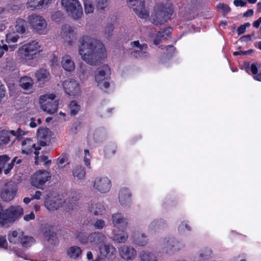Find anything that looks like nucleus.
<instances>
[{"instance_id": "obj_18", "label": "nucleus", "mask_w": 261, "mask_h": 261, "mask_svg": "<svg viewBox=\"0 0 261 261\" xmlns=\"http://www.w3.org/2000/svg\"><path fill=\"white\" fill-rule=\"evenodd\" d=\"M75 35L72 27L68 25H65L62 27V37L69 45H71L73 40L75 39Z\"/></svg>"}, {"instance_id": "obj_49", "label": "nucleus", "mask_w": 261, "mask_h": 261, "mask_svg": "<svg viewBox=\"0 0 261 261\" xmlns=\"http://www.w3.org/2000/svg\"><path fill=\"white\" fill-rule=\"evenodd\" d=\"M114 22L113 23H110L107 25L105 28V32L107 34H108V37H111L112 35V32H113L114 27Z\"/></svg>"}, {"instance_id": "obj_22", "label": "nucleus", "mask_w": 261, "mask_h": 261, "mask_svg": "<svg viewBox=\"0 0 261 261\" xmlns=\"http://www.w3.org/2000/svg\"><path fill=\"white\" fill-rule=\"evenodd\" d=\"M89 242L92 245H101L106 241V237L102 233L94 232L89 234Z\"/></svg>"}, {"instance_id": "obj_64", "label": "nucleus", "mask_w": 261, "mask_h": 261, "mask_svg": "<svg viewBox=\"0 0 261 261\" xmlns=\"http://www.w3.org/2000/svg\"><path fill=\"white\" fill-rule=\"evenodd\" d=\"M80 127L81 123L80 122H75L74 124H73L71 129L72 130H73V131L75 132L77 130V129H79Z\"/></svg>"}, {"instance_id": "obj_57", "label": "nucleus", "mask_w": 261, "mask_h": 261, "mask_svg": "<svg viewBox=\"0 0 261 261\" xmlns=\"http://www.w3.org/2000/svg\"><path fill=\"white\" fill-rule=\"evenodd\" d=\"M254 10L252 9L248 10L246 12H244L243 14V17H248L253 15Z\"/></svg>"}, {"instance_id": "obj_39", "label": "nucleus", "mask_w": 261, "mask_h": 261, "mask_svg": "<svg viewBox=\"0 0 261 261\" xmlns=\"http://www.w3.org/2000/svg\"><path fill=\"white\" fill-rule=\"evenodd\" d=\"M80 106L77 104L76 101H71L69 106L70 115L72 116H75L80 111Z\"/></svg>"}, {"instance_id": "obj_32", "label": "nucleus", "mask_w": 261, "mask_h": 261, "mask_svg": "<svg viewBox=\"0 0 261 261\" xmlns=\"http://www.w3.org/2000/svg\"><path fill=\"white\" fill-rule=\"evenodd\" d=\"M27 26V22L22 18H18L16 21L15 29L18 33H24Z\"/></svg>"}, {"instance_id": "obj_25", "label": "nucleus", "mask_w": 261, "mask_h": 261, "mask_svg": "<svg viewBox=\"0 0 261 261\" xmlns=\"http://www.w3.org/2000/svg\"><path fill=\"white\" fill-rule=\"evenodd\" d=\"M61 64L66 71L70 72L74 70V63L71 60L69 56L65 55L62 57Z\"/></svg>"}, {"instance_id": "obj_31", "label": "nucleus", "mask_w": 261, "mask_h": 261, "mask_svg": "<svg viewBox=\"0 0 261 261\" xmlns=\"http://www.w3.org/2000/svg\"><path fill=\"white\" fill-rule=\"evenodd\" d=\"M19 82L20 86L24 90L29 89L32 88L34 84L33 79L27 76L21 77Z\"/></svg>"}, {"instance_id": "obj_27", "label": "nucleus", "mask_w": 261, "mask_h": 261, "mask_svg": "<svg viewBox=\"0 0 261 261\" xmlns=\"http://www.w3.org/2000/svg\"><path fill=\"white\" fill-rule=\"evenodd\" d=\"M23 234V232L22 231L18 232L17 230H14L8 234V240L10 243L19 244Z\"/></svg>"}, {"instance_id": "obj_14", "label": "nucleus", "mask_w": 261, "mask_h": 261, "mask_svg": "<svg viewBox=\"0 0 261 261\" xmlns=\"http://www.w3.org/2000/svg\"><path fill=\"white\" fill-rule=\"evenodd\" d=\"M62 200L58 196L47 195L44 201V206L49 211L57 210L62 206Z\"/></svg>"}, {"instance_id": "obj_50", "label": "nucleus", "mask_w": 261, "mask_h": 261, "mask_svg": "<svg viewBox=\"0 0 261 261\" xmlns=\"http://www.w3.org/2000/svg\"><path fill=\"white\" fill-rule=\"evenodd\" d=\"M8 243L6 236H0V248L7 249Z\"/></svg>"}, {"instance_id": "obj_35", "label": "nucleus", "mask_w": 261, "mask_h": 261, "mask_svg": "<svg viewBox=\"0 0 261 261\" xmlns=\"http://www.w3.org/2000/svg\"><path fill=\"white\" fill-rule=\"evenodd\" d=\"M125 229H119L120 232L119 233H115L113 231L114 240L119 243H124L128 238V234L124 231Z\"/></svg>"}, {"instance_id": "obj_36", "label": "nucleus", "mask_w": 261, "mask_h": 261, "mask_svg": "<svg viewBox=\"0 0 261 261\" xmlns=\"http://www.w3.org/2000/svg\"><path fill=\"white\" fill-rule=\"evenodd\" d=\"M117 146L116 144L111 143L105 146L104 152L107 157H110L114 155L116 152Z\"/></svg>"}, {"instance_id": "obj_7", "label": "nucleus", "mask_w": 261, "mask_h": 261, "mask_svg": "<svg viewBox=\"0 0 261 261\" xmlns=\"http://www.w3.org/2000/svg\"><path fill=\"white\" fill-rule=\"evenodd\" d=\"M28 21L37 33L41 35L47 33V22L43 17L33 14L28 17Z\"/></svg>"}, {"instance_id": "obj_58", "label": "nucleus", "mask_w": 261, "mask_h": 261, "mask_svg": "<svg viewBox=\"0 0 261 261\" xmlns=\"http://www.w3.org/2000/svg\"><path fill=\"white\" fill-rule=\"evenodd\" d=\"M246 30L245 27L242 24L238 28L237 31L238 34L239 35L244 33Z\"/></svg>"}, {"instance_id": "obj_11", "label": "nucleus", "mask_w": 261, "mask_h": 261, "mask_svg": "<svg viewBox=\"0 0 261 261\" xmlns=\"http://www.w3.org/2000/svg\"><path fill=\"white\" fill-rule=\"evenodd\" d=\"M127 3L139 17L146 18L149 16V12L145 8V0H127Z\"/></svg>"}, {"instance_id": "obj_61", "label": "nucleus", "mask_w": 261, "mask_h": 261, "mask_svg": "<svg viewBox=\"0 0 261 261\" xmlns=\"http://www.w3.org/2000/svg\"><path fill=\"white\" fill-rule=\"evenodd\" d=\"M12 164H9L7 167V168L4 170V173L6 175L8 174L11 170L13 169Z\"/></svg>"}, {"instance_id": "obj_56", "label": "nucleus", "mask_w": 261, "mask_h": 261, "mask_svg": "<svg viewBox=\"0 0 261 261\" xmlns=\"http://www.w3.org/2000/svg\"><path fill=\"white\" fill-rule=\"evenodd\" d=\"M35 218L34 213L32 212L30 214L25 215L23 219L26 221H29L31 220H34Z\"/></svg>"}, {"instance_id": "obj_52", "label": "nucleus", "mask_w": 261, "mask_h": 261, "mask_svg": "<svg viewBox=\"0 0 261 261\" xmlns=\"http://www.w3.org/2000/svg\"><path fill=\"white\" fill-rule=\"evenodd\" d=\"M258 65L260 66V65L257 63H254L251 65L250 70L251 73H252V74H253L254 75H255V74H256L258 73Z\"/></svg>"}, {"instance_id": "obj_51", "label": "nucleus", "mask_w": 261, "mask_h": 261, "mask_svg": "<svg viewBox=\"0 0 261 261\" xmlns=\"http://www.w3.org/2000/svg\"><path fill=\"white\" fill-rule=\"evenodd\" d=\"M163 223V220H162V219L153 221L150 224L149 228L152 230L155 227H158V228H159L161 224Z\"/></svg>"}, {"instance_id": "obj_29", "label": "nucleus", "mask_w": 261, "mask_h": 261, "mask_svg": "<svg viewBox=\"0 0 261 261\" xmlns=\"http://www.w3.org/2000/svg\"><path fill=\"white\" fill-rule=\"evenodd\" d=\"M72 174L74 178H76L77 180L83 179L86 175L85 168L82 166H76L73 169Z\"/></svg>"}, {"instance_id": "obj_10", "label": "nucleus", "mask_w": 261, "mask_h": 261, "mask_svg": "<svg viewBox=\"0 0 261 261\" xmlns=\"http://www.w3.org/2000/svg\"><path fill=\"white\" fill-rule=\"evenodd\" d=\"M41 149V147L38 144L36 146L34 141L31 138H27L21 142V149L22 152L27 154H30L32 152H34L35 157V163L36 165L38 164V159L39 158V150Z\"/></svg>"}, {"instance_id": "obj_20", "label": "nucleus", "mask_w": 261, "mask_h": 261, "mask_svg": "<svg viewBox=\"0 0 261 261\" xmlns=\"http://www.w3.org/2000/svg\"><path fill=\"white\" fill-rule=\"evenodd\" d=\"M119 253L121 257L126 260L134 258L137 254L136 251L134 248L125 245H123L119 248Z\"/></svg>"}, {"instance_id": "obj_24", "label": "nucleus", "mask_w": 261, "mask_h": 261, "mask_svg": "<svg viewBox=\"0 0 261 261\" xmlns=\"http://www.w3.org/2000/svg\"><path fill=\"white\" fill-rule=\"evenodd\" d=\"M132 194L128 189L123 188L119 192V200L121 205H126L130 201Z\"/></svg>"}, {"instance_id": "obj_63", "label": "nucleus", "mask_w": 261, "mask_h": 261, "mask_svg": "<svg viewBox=\"0 0 261 261\" xmlns=\"http://www.w3.org/2000/svg\"><path fill=\"white\" fill-rule=\"evenodd\" d=\"M89 156H84V161L85 165L88 168H91L90 166V160L89 158Z\"/></svg>"}, {"instance_id": "obj_55", "label": "nucleus", "mask_w": 261, "mask_h": 261, "mask_svg": "<svg viewBox=\"0 0 261 261\" xmlns=\"http://www.w3.org/2000/svg\"><path fill=\"white\" fill-rule=\"evenodd\" d=\"M40 161L44 163L45 166H49L51 164V161L48 159V157L46 155L40 156Z\"/></svg>"}, {"instance_id": "obj_3", "label": "nucleus", "mask_w": 261, "mask_h": 261, "mask_svg": "<svg viewBox=\"0 0 261 261\" xmlns=\"http://www.w3.org/2000/svg\"><path fill=\"white\" fill-rule=\"evenodd\" d=\"M152 23L156 25L163 24L170 19L173 13L172 7L163 4L158 5L154 9Z\"/></svg>"}, {"instance_id": "obj_30", "label": "nucleus", "mask_w": 261, "mask_h": 261, "mask_svg": "<svg viewBox=\"0 0 261 261\" xmlns=\"http://www.w3.org/2000/svg\"><path fill=\"white\" fill-rule=\"evenodd\" d=\"M82 252V249L80 247L73 246L68 248L67 254L70 258L75 259L80 256Z\"/></svg>"}, {"instance_id": "obj_33", "label": "nucleus", "mask_w": 261, "mask_h": 261, "mask_svg": "<svg viewBox=\"0 0 261 261\" xmlns=\"http://www.w3.org/2000/svg\"><path fill=\"white\" fill-rule=\"evenodd\" d=\"M49 75V72L44 69H40L35 73V77L39 82H44L47 80Z\"/></svg>"}, {"instance_id": "obj_34", "label": "nucleus", "mask_w": 261, "mask_h": 261, "mask_svg": "<svg viewBox=\"0 0 261 261\" xmlns=\"http://www.w3.org/2000/svg\"><path fill=\"white\" fill-rule=\"evenodd\" d=\"M141 261H158L156 256L151 252L143 251L140 253Z\"/></svg>"}, {"instance_id": "obj_28", "label": "nucleus", "mask_w": 261, "mask_h": 261, "mask_svg": "<svg viewBox=\"0 0 261 261\" xmlns=\"http://www.w3.org/2000/svg\"><path fill=\"white\" fill-rule=\"evenodd\" d=\"M89 210L90 213L96 216L102 215L106 211L104 206L101 203L91 204L89 207Z\"/></svg>"}, {"instance_id": "obj_1", "label": "nucleus", "mask_w": 261, "mask_h": 261, "mask_svg": "<svg viewBox=\"0 0 261 261\" xmlns=\"http://www.w3.org/2000/svg\"><path fill=\"white\" fill-rule=\"evenodd\" d=\"M79 54L88 64L97 65L101 60L106 58V50L104 44L99 40L89 36L80 38Z\"/></svg>"}, {"instance_id": "obj_16", "label": "nucleus", "mask_w": 261, "mask_h": 261, "mask_svg": "<svg viewBox=\"0 0 261 261\" xmlns=\"http://www.w3.org/2000/svg\"><path fill=\"white\" fill-rule=\"evenodd\" d=\"M50 133L49 129L47 127H40L38 129L37 137L40 147L47 145L50 141Z\"/></svg>"}, {"instance_id": "obj_6", "label": "nucleus", "mask_w": 261, "mask_h": 261, "mask_svg": "<svg viewBox=\"0 0 261 261\" xmlns=\"http://www.w3.org/2000/svg\"><path fill=\"white\" fill-rule=\"evenodd\" d=\"M62 5L74 19L82 17L83 9L77 0H62Z\"/></svg>"}, {"instance_id": "obj_59", "label": "nucleus", "mask_w": 261, "mask_h": 261, "mask_svg": "<svg viewBox=\"0 0 261 261\" xmlns=\"http://www.w3.org/2000/svg\"><path fill=\"white\" fill-rule=\"evenodd\" d=\"M179 227L181 228L185 227L188 230H190L191 229L190 226L189 225L187 221L182 222L180 225L179 226Z\"/></svg>"}, {"instance_id": "obj_26", "label": "nucleus", "mask_w": 261, "mask_h": 261, "mask_svg": "<svg viewBox=\"0 0 261 261\" xmlns=\"http://www.w3.org/2000/svg\"><path fill=\"white\" fill-rule=\"evenodd\" d=\"M87 222H85L87 225L93 226L96 229H102L106 226L105 221L99 219H89L87 220Z\"/></svg>"}, {"instance_id": "obj_54", "label": "nucleus", "mask_w": 261, "mask_h": 261, "mask_svg": "<svg viewBox=\"0 0 261 261\" xmlns=\"http://www.w3.org/2000/svg\"><path fill=\"white\" fill-rule=\"evenodd\" d=\"M67 160L68 158L67 155L65 154H62L58 158L57 161V165H60L67 161Z\"/></svg>"}, {"instance_id": "obj_37", "label": "nucleus", "mask_w": 261, "mask_h": 261, "mask_svg": "<svg viewBox=\"0 0 261 261\" xmlns=\"http://www.w3.org/2000/svg\"><path fill=\"white\" fill-rule=\"evenodd\" d=\"M148 48V45L146 43H143L142 44H140L139 49L140 50H136L132 51L131 54L135 56L136 58L138 57H147V53L146 51H143V50H146Z\"/></svg>"}, {"instance_id": "obj_21", "label": "nucleus", "mask_w": 261, "mask_h": 261, "mask_svg": "<svg viewBox=\"0 0 261 261\" xmlns=\"http://www.w3.org/2000/svg\"><path fill=\"white\" fill-rule=\"evenodd\" d=\"M100 253L108 259L112 258L115 254L116 249L110 244H104L99 247Z\"/></svg>"}, {"instance_id": "obj_17", "label": "nucleus", "mask_w": 261, "mask_h": 261, "mask_svg": "<svg viewBox=\"0 0 261 261\" xmlns=\"http://www.w3.org/2000/svg\"><path fill=\"white\" fill-rule=\"evenodd\" d=\"M112 221L114 226L118 229H125L127 225V219L121 213H116L112 216Z\"/></svg>"}, {"instance_id": "obj_53", "label": "nucleus", "mask_w": 261, "mask_h": 261, "mask_svg": "<svg viewBox=\"0 0 261 261\" xmlns=\"http://www.w3.org/2000/svg\"><path fill=\"white\" fill-rule=\"evenodd\" d=\"M233 5L236 7H245L247 5L246 0H234Z\"/></svg>"}, {"instance_id": "obj_13", "label": "nucleus", "mask_w": 261, "mask_h": 261, "mask_svg": "<svg viewBox=\"0 0 261 261\" xmlns=\"http://www.w3.org/2000/svg\"><path fill=\"white\" fill-rule=\"evenodd\" d=\"M111 187L110 180L106 177H96L93 183V188L101 193L109 191Z\"/></svg>"}, {"instance_id": "obj_4", "label": "nucleus", "mask_w": 261, "mask_h": 261, "mask_svg": "<svg viewBox=\"0 0 261 261\" xmlns=\"http://www.w3.org/2000/svg\"><path fill=\"white\" fill-rule=\"evenodd\" d=\"M40 47L38 42L33 41L19 48L17 51L18 56L22 61H30L36 57L39 52Z\"/></svg>"}, {"instance_id": "obj_38", "label": "nucleus", "mask_w": 261, "mask_h": 261, "mask_svg": "<svg viewBox=\"0 0 261 261\" xmlns=\"http://www.w3.org/2000/svg\"><path fill=\"white\" fill-rule=\"evenodd\" d=\"M35 242V239L32 237H28L27 236H24L21 237V241L19 243L21 245L25 248L30 247Z\"/></svg>"}, {"instance_id": "obj_2", "label": "nucleus", "mask_w": 261, "mask_h": 261, "mask_svg": "<svg viewBox=\"0 0 261 261\" xmlns=\"http://www.w3.org/2000/svg\"><path fill=\"white\" fill-rule=\"evenodd\" d=\"M23 214L20 206H11L4 210L0 205V228H8L18 220Z\"/></svg>"}, {"instance_id": "obj_46", "label": "nucleus", "mask_w": 261, "mask_h": 261, "mask_svg": "<svg viewBox=\"0 0 261 261\" xmlns=\"http://www.w3.org/2000/svg\"><path fill=\"white\" fill-rule=\"evenodd\" d=\"M95 6L98 10H103L109 5L108 0H95Z\"/></svg>"}, {"instance_id": "obj_40", "label": "nucleus", "mask_w": 261, "mask_h": 261, "mask_svg": "<svg viewBox=\"0 0 261 261\" xmlns=\"http://www.w3.org/2000/svg\"><path fill=\"white\" fill-rule=\"evenodd\" d=\"M171 32V28L168 27L159 31L156 35L160 38H167L170 37Z\"/></svg>"}, {"instance_id": "obj_9", "label": "nucleus", "mask_w": 261, "mask_h": 261, "mask_svg": "<svg viewBox=\"0 0 261 261\" xmlns=\"http://www.w3.org/2000/svg\"><path fill=\"white\" fill-rule=\"evenodd\" d=\"M111 74V71L108 65H103L95 75V81L100 89H107L110 87L109 82Z\"/></svg>"}, {"instance_id": "obj_23", "label": "nucleus", "mask_w": 261, "mask_h": 261, "mask_svg": "<svg viewBox=\"0 0 261 261\" xmlns=\"http://www.w3.org/2000/svg\"><path fill=\"white\" fill-rule=\"evenodd\" d=\"M15 130L3 129L0 130V147L8 144L11 140V136L14 135Z\"/></svg>"}, {"instance_id": "obj_42", "label": "nucleus", "mask_w": 261, "mask_h": 261, "mask_svg": "<svg viewBox=\"0 0 261 261\" xmlns=\"http://www.w3.org/2000/svg\"><path fill=\"white\" fill-rule=\"evenodd\" d=\"M76 238L82 244H87L89 243V235L87 236V234L84 232H78L76 234Z\"/></svg>"}, {"instance_id": "obj_12", "label": "nucleus", "mask_w": 261, "mask_h": 261, "mask_svg": "<svg viewBox=\"0 0 261 261\" xmlns=\"http://www.w3.org/2000/svg\"><path fill=\"white\" fill-rule=\"evenodd\" d=\"M17 185L15 182L10 181L6 183L1 193L2 199L5 201L12 200L16 194Z\"/></svg>"}, {"instance_id": "obj_43", "label": "nucleus", "mask_w": 261, "mask_h": 261, "mask_svg": "<svg viewBox=\"0 0 261 261\" xmlns=\"http://www.w3.org/2000/svg\"><path fill=\"white\" fill-rule=\"evenodd\" d=\"M19 38V35L16 34L15 32L8 34L6 35V41L8 43H15L17 41Z\"/></svg>"}, {"instance_id": "obj_60", "label": "nucleus", "mask_w": 261, "mask_h": 261, "mask_svg": "<svg viewBox=\"0 0 261 261\" xmlns=\"http://www.w3.org/2000/svg\"><path fill=\"white\" fill-rule=\"evenodd\" d=\"M41 195V192L39 191H36L34 195L32 196L31 199H40Z\"/></svg>"}, {"instance_id": "obj_5", "label": "nucleus", "mask_w": 261, "mask_h": 261, "mask_svg": "<svg viewBox=\"0 0 261 261\" xmlns=\"http://www.w3.org/2000/svg\"><path fill=\"white\" fill-rule=\"evenodd\" d=\"M56 96L53 94L41 95L40 103L44 111L49 114H54L58 108V101L55 99Z\"/></svg>"}, {"instance_id": "obj_19", "label": "nucleus", "mask_w": 261, "mask_h": 261, "mask_svg": "<svg viewBox=\"0 0 261 261\" xmlns=\"http://www.w3.org/2000/svg\"><path fill=\"white\" fill-rule=\"evenodd\" d=\"M43 236L47 242L51 245H58L59 241L57 237V233L53 230L52 227L48 226L46 227L45 231L43 232Z\"/></svg>"}, {"instance_id": "obj_62", "label": "nucleus", "mask_w": 261, "mask_h": 261, "mask_svg": "<svg viewBox=\"0 0 261 261\" xmlns=\"http://www.w3.org/2000/svg\"><path fill=\"white\" fill-rule=\"evenodd\" d=\"M12 164H9L7 167V168L4 170V173L6 175L8 174L11 170L13 169Z\"/></svg>"}, {"instance_id": "obj_15", "label": "nucleus", "mask_w": 261, "mask_h": 261, "mask_svg": "<svg viewBox=\"0 0 261 261\" xmlns=\"http://www.w3.org/2000/svg\"><path fill=\"white\" fill-rule=\"evenodd\" d=\"M79 86L77 82L75 80L71 79L65 80L63 83L65 92L70 96H74L78 93Z\"/></svg>"}, {"instance_id": "obj_41", "label": "nucleus", "mask_w": 261, "mask_h": 261, "mask_svg": "<svg viewBox=\"0 0 261 261\" xmlns=\"http://www.w3.org/2000/svg\"><path fill=\"white\" fill-rule=\"evenodd\" d=\"M135 243L139 246H144L146 244L147 239L144 234H141V236L136 237V235L134 237Z\"/></svg>"}, {"instance_id": "obj_8", "label": "nucleus", "mask_w": 261, "mask_h": 261, "mask_svg": "<svg viewBox=\"0 0 261 261\" xmlns=\"http://www.w3.org/2000/svg\"><path fill=\"white\" fill-rule=\"evenodd\" d=\"M51 174L45 170H40L34 173L31 177V182L32 186L43 189V186L51 179Z\"/></svg>"}, {"instance_id": "obj_45", "label": "nucleus", "mask_w": 261, "mask_h": 261, "mask_svg": "<svg viewBox=\"0 0 261 261\" xmlns=\"http://www.w3.org/2000/svg\"><path fill=\"white\" fill-rule=\"evenodd\" d=\"M27 133V132L22 130L20 128H18L16 131H15L14 135H12V137H15L13 142H14L15 140L18 141L20 140L22 138V136L26 135Z\"/></svg>"}, {"instance_id": "obj_48", "label": "nucleus", "mask_w": 261, "mask_h": 261, "mask_svg": "<svg viewBox=\"0 0 261 261\" xmlns=\"http://www.w3.org/2000/svg\"><path fill=\"white\" fill-rule=\"evenodd\" d=\"M10 158L8 155L3 154L0 155V167L4 168L5 164L9 161Z\"/></svg>"}, {"instance_id": "obj_44", "label": "nucleus", "mask_w": 261, "mask_h": 261, "mask_svg": "<svg viewBox=\"0 0 261 261\" xmlns=\"http://www.w3.org/2000/svg\"><path fill=\"white\" fill-rule=\"evenodd\" d=\"M85 12L86 14L92 13L94 11V6L92 2L88 0H84Z\"/></svg>"}, {"instance_id": "obj_47", "label": "nucleus", "mask_w": 261, "mask_h": 261, "mask_svg": "<svg viewBox=\"0 0 261 261\" xmlns=\"http://www.w3.org/2000/svg\"><path fill=\"white\" fill-rule=\"evenodd\" d=\"M217 7L218 9L222 10V13L223 15L228 13L231 10V9L228 5L223 3H219L217 5Z\"/></svg>"}]
</instances>
